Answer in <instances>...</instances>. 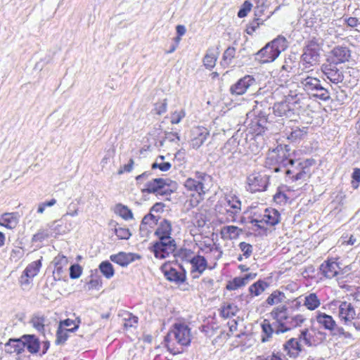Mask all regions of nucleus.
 Returning a JSON list of instances; mask_svg holds the SVG:
<instances>
[{"label": "nucleus", "instance_id": "obj_47", "mask_svg": "<svg viewBox=\"0 0 360 360\" xmlns=\"http://www.w3.org/2000/svg\"><path fill=\"white\" fill-rule=\"evenodd\" d=\"M238 309L234 304H229L224 306L221 310V315L224 318H230L235 316L238 312Z\"/></svg>", "mask_w": 360, "mask_h": 360}, {"label": "nucleus", "instance_id": "obj_53", "mask_svg": "<svg viewBox=\"0 0 360 360\" xmlns=\"http://www.w3.org/2000/svg\"><path fill=\"white\" fill-rule=\"evenodd\" d=\"M115 233L120 239H128L131 236L129 229L122 227L115 228Z\"/></svg>", "mask_w": 360, "mask_h": 360}, {"label": "nucleus", "instance_id": "obj_38", "mask_svg": "<svg viewBox=\"0 0 360 360\" xmlns=\"http://www.w3.org/2000/svg\"><path fill=\"white\" fill-rule=\"evenodd\" d=\"M307 133V131L306 127H296L295 129H292L291 131L288 135V139L291 141H297L303 139Z\"/></svg>", "mask_w": 360, "mask_h": 360}, {"label": "nucleus", "instance_id": "obj_14", "mask_svg": "<svg viewBox=\"0 0 360 360\" xmlns=\"http://www.w3.org/2000/svg\"><path fill=\"white\" fill-rule=\"evenodd\" d=\"M319 60V53L314 49L307 48L302 56V70L309 73L311 66L316 65Z\"/></svg>", "mask_w": 360, "mask_h": 360}, {"label": "nucleus", "instance_id": "obj_18", "mask_svg": "<svg viewBox=\"0 0 360 360\" xmlns=\"http://www.w3.org/2000/svg\"><path fill=\"white\" fill-rule=\"evenodd\" d=\"M20 215L18 212H6L0 217V225L8 229H15L19 222Z\"/></svg>", "mask_w": 360, "mask_h": 360}, {"label": "nucleus", "instance_id": "obj_45", "mask_svg": "<svg viewBox=\"0 0 360 360\" xmlns=\"http://www.w3.org/2000/svg\"><path fill=\"white\" fill-rule=\"evenodd\" d=\"M235 55L236 49L233 46L228 47L223 54L221 65L228 66L231 63V60L235 57Z\"/></svg>", "mask_w": 360, "mask_h": 360}, {"label": "nucleus", "instance_id": "obj_11", "mask_svg": "<svg viewBox=\"0 0 360 360\" xmlns=\"http://www.w3.org/2000/svg\"><path fill=\"white\" fill-rule=\"evenodd\" d=\"M210 135L209 130L203 127H195L191 131L190 143L193 148H199Z\"/></svg>", "mask_w": 360, "mask_h": 360}, {"label": "nucleus", "instance_id": "obj_43", "mask_svg": "<svg viewBox=\"0 0 360 360\" xmlns=\"http://www.w3.org/2000/svg\"><path fill=\"white\" fill-rule=\"evenodd\" d=\"M138 320V317L131 313L126 312L123 314V325L125 328L136 327Z\"/></svg>", "mask_w": 360, "mask_h": 360}, {"label": "nucleus", "instance_id": "obj_7", "mask_svg": "<svg viewBox=\"0 0 360 360\" xmlns=\"http://www.w3.org/2000/svg\"><path fill=\"white\" fill-rule=\"evenodd\" d=\"M280 221V213L275 209L267 208L262 216L252 219V224L259 229H264L265 225L273 226L278 224Z\"/></svg>", "mask_w": 360, "mask_h": 360}, {"label": "nucleus", "instance_id": "obj_36", "mask_svg": "<svg viewBox=\"0 0 360 360\" xmlns=\"http://www.w3.org/2000/svg\"><path fill=\"white\" fill-rule=\"evenodd\" d=\"M41 263V260H37L30 264L23 272L26 274V276L33 278L39 271Z\"/></svg>", "mask_w": 360, "mask_h": 360}, {"label": "nucleus", "instance_id": "obj_46", "mask_svg": "<svg viewBox=\"0 0 360 360\" xmlns=\"http://www.w3.org/2000/svg\"><path fill=\"white\" fill-rule=\"evenodd\" d=\"M298 340L300 341H303L304 343L308 347H312L315 345V343L313 341V335L307 328L301 331Z\"/></svg>", "mask_w": 360, "mask_h": 360}, {"label": "nucleus", "instance_id": "obj_1", "mask_svg": "<svg viewBox=\"0 0 360 360\" xmlns=\"http://www.w3.org/2000/svg\"><path fill=\"white\" fill-rule=\"evenodd\" d=\"M172 223L167 219L161 221L155 231L158 240L152 246L156 258L165 259L176 250V242L172 238Z\"/></svg>", "mask_w": 360, "mask_h": 360}, {"label": "nucleus", "instance_id": "obj_55", "mask_svg": "<svg viewBox=\"0 0 360 360\" xmlns=\"http://www.w3.org/2000/svg\"><path fill=\"white\" fill-rule=\"evenodd\" d=\"M185 112L181 110L180 111H175L171 116L172 124H179L181 120L185 117Z\"/></svg>", "mask_w": 360, "mask_h": 360}, {"label": "nucleus", "instance_id": "obj_30", "mask_svg": "<svg viewBox=\"0 0 360 360\" xmlns=\"http://www.w3.org/2000/svg\"><path fill=\"white\" fill-rule=\"evenodd\" d=\"M305 321V318L303 315L297 314L294 316H290L288 322L285 323L284 325V329H280L279 330L281 333H285L294 328L300 326L304 321Z\"/></svg>", "mask_w": 360, "mask_h": 360}, {"label": "nucleus", "instance_id": "obj_27", "mask_svg": "<svg viewBox=\"0 0 360 360\" xmlns=\"http://www.w3.org/2000/svg\"><path fill=\"white\" fill-rule=\"evenodd\" d=\"M243 233V230L236 226H226L221 230V238L224 240H235Z\"/></svg>", "mask_w": 360, "mask_h": 360}, {"label": "nucleus", "instance_id": "obj_24", "mask_svg": "<svg viewBox=\"0 0 360 360\" xmlns=\"http://www.w3.org/2000/svg\"><path fill=\"white\" fill-rule=\"evenodd\" d=\"M5 352L8 354L16 353L18 354L24 352V343L20 338H11L5 344Z\"/></svg>", "mask_w": 360, "mask_h": 360}, {"label": "nucleus", "instance_id": "obj_40", "mask_svg": "<svg viewBox=\"0 0 360 360\" xmlns=\"http://www.w3.org/2000/svg\"><path fill=\"white\" fill-rule=\"evenodd\" d=\"M269 43L276 51L279 52V54L282 51H285L288 47L286 39L281 36H278L277 38L274 39Z\"/></svg>", "mask_w": 360, "mask_h": 360}, {"label": "nucleus", "instance_id": "obj_61", "mask_svg": "<svg viewBox=\"0 0 360 360\" xmlns=\"http://www.w3.org/2000/svg\"><path fill=\"white\" fill-rule=\"evenodd\" d=\"M167 103L166 99L162 102L157 103L155 106V111L158 115H162L167 111Z\"/></svg>", "mask_w": 360, "mask_h": 360}, {"label": "nucleus", "instance_id": "obj_16", "mask_svg": "<svg viewBox=\"0 0 360 360\" xmlns=\"http://www.w3.org/2000/svg\"><path fill=\"white\" fill-rule=\"evenodd\" d=\"M338 315L345 323H351L356 317L355 310L351 303L343 302L339 306Z\"/></svg>", "mask_w": 360, "mask_h": 360}, {"label": "nucleus", "instance_id": "obj_28", "mask_svg": "<svg viewBox=\"0 0 360 360\" xmlns=\"http://www.w3.org/2000/svg\"><path fill=\"white\" fill-rule=\"evenodd\" d=\"M332 54L335 58L333 62L336 64L347 61L350 57V51L347 47L336 46L332 51Z\"/></svg>", "mask_w": 360, "mask_h": 360}, {"label": "nucleus", "instance_id": "obj_3", "mask_svg": "<svg viewBox=\"0 0 360 360\" xmlns=\"http://www.w3.org/2000/svg\"><path fill=\"white\" fill-rule=\"evenodd\" d=\"M300 83L303 90L310 96L325 101L330 98L329 91L322 86L318 78L302 74L300 75Z\"/></svg>", "mask_w": 360, "mask_h": 360}, {"label": "nucleus", "instance_id": "obj_9", "mask_svg": "<svg viewBox=\"0 0 360 360\" xmlns=\"http://www.w3.org/2000/svg\"><path fill=\"white\" fill-rule=\"evenodd\" d=\"M268 176L260 172H253L247 178L248 190L252 193L261 192L266 189Z\"/></svg>", "mask_w": 360, "mask_h": 360}, {"label": "nucleus", "instance_id": "obj_34", "mask_svg": "<svg viewBox=\"0 0 360 360\" xmlns=\"http://www.w3.org/2000/svg\"><path fill=\"white\" fill-rule=\"evenodd\" d=\"M165 156H158L155 161L152 164L151 168L153 169H159L162 172H167L172 167L171 163L169 162H165Z\"/></svg>", "mask_w": 360, "mask_h": 360}, {"label": "nucleus", "instance_id": "obj_25", "mask_svg": "<svg viewBox=\"0 0 360 360\" xmlns=\"http://www.w3.org/2000/svg\"><path fill=\"white\" fill-rule=\"evenodd\" d=\"M320 270L324 276L332 278L338 274L340 267L335 262H326L320 266Z\"/></svg>", "mask_w": 360, "mask_h": 360}, {"label": "nucleus", "instance_id": "obj_64", "mask_svg": "<svg viewBox=\"0 0 360 360\" xmlns=\"http://www.w3.org/2000/svg\"><path fill=\"white\" fill-rule=\"evenodd\" d=\"M266 8V6L264 5L263 1L262 2L261 6L257 5L255 11V16L257 18H261V16L263 14V12Z\"/></svg>", "mask_w": 360, "mask_h": 360}, {"label": "nucleus", "instance_id": "obj_17", "mask_svg": "<svg viewBox=\"0 0 360 360\" xmlns=\"http://www.w3.org/2000/svg\"><path fill=\"white\" fill-rule=\"evenodd\" d=\"M162 270L166 278L170 281L181 283L186 280V273L183 269L178 271L169 265H165L162 267Z\"/></svg>", "mask_w": 360, "mask_h": 360}, {"label": "nucleus", "instance_id": "obj_56", "mask_svg": "<svg viewBox=\"0 0 360 360\" xmlns=\"http://www.w3.org/2000/svg\"><path fill=\"white\" fill-rule=\"evenodd\" d=\"M352 185L354 188H357L359 187V184L360 182V169L355 168L352 173Z\"/></svg>", "mask_w": 360, "mask_h": 360}, {"label": "nucleus", "instance_id": "obj_10", "mask_svg": "<svg viewBox=\"0 0 360 360\" xmlns=\"http://www.w3.org/2000/svg\"><path fill=\"white\" fill-rule=\"evenodd\" d=\"M323 74L333 84L341 83L344 80V74L341 68L334 62H328L321 65Z\"/></svg>", "mask_w": 360, "mask_h": 360}, {"label": "nucleus", "instance_id": "obj_33", "mask_svg": "<svg viewBox=\"0 0 360 360\" xmlns=\"http://www.w3.org/2000/svg\"><path fill=\"white\" fill-rule=\"evenodd\" d=\"M261 327L263 333L266 335V337L262 336V342H266L271 337L273 333H276V325L275 324L273 327L267 319H264L261 323Z\"/></svg>", "mask_w": 360, "mask_h": 360}, {"label": "nucleus", "instance_id": "obj_52", "mask_svg": "<svg viewBox=\"0 0 360 360\" xmlns=\"http://www.w3.org/2000/svg\"><path fill=\"white\" fill-rule=\"evenodd\" d=\"M82 272V269L79 264H73L70 267V277L72 279L78 278Z\"/></svg>", "mask_w": 360, "mask_h": 360}, {"label": "nucleus", "instance_id": "obj_29", "mask_svg": "<svg viewBox=\"0 0 360 360\" xmlns=\"http://www.w3.org/2000/svg\"><path fill=\"white\" fill-rule=\"evenodd\" d=\"M317 322L322 326L325 329L333 330L335 326V321L331 316L325 313H319L316 317Z\"/></svg>", "mask_w": 360, "mask_h": 360}, {"label": "nucleus", "instance_id": "obj_32", "mask_svg": "<svg viewBox=\"0 0 360 360\" xmlns=\"http://www.w3.org/2000/svg\"><path fill=\"white\" fill-rule=\"evenodd\" d=\"M295 108L285 100L275 103L273 107L274 112L277 116L288 115V114L290 113Z\"/></svg>", "mask_w": 360, "mask_h": 360}, {"label": "nucleus", "instance_id": "obj_31", "mask_svg": "<svg viewBox=\"0 0 360 360\" xmlns=\"http://www.w3.org/2000/svg\"><path fill=\"white\" fill-rule=\"evenodd\" d=\"M79 328V325H75L71 328H64L58 327L56 332V338L55 342L56 345H62L65 343L68 338V333L74 332Z\"/></svg>", "mask_w": 360, "mask_h": 360}, {"label": "nucleus", "instance_id": "obj_2", "mask_svg": "<svg viewBox=\"0 0 360 360\" xmlns=\"http://www.w3.org/2000/svg\"><path fill=\"white\" fill-rule=\"evenodd\" d=\"M165 342L168 349L175 354L176 352L174 348L175 342L182 346L189 345L191 342L189 328L184 323H175L165 337Z\"/></svg>", "mask_w": 360, "mask_h": 360}, {"label": "nucleus", "instance_id": "obj_8", "mask_svg": "<svg viewBox=\"0 0 360 360\" xmlns=\"http://www.w3.org/2000/svg\"><path fill=\"white\" fill-rule=\"evenodd\" d=\"M313 159H307L300 162L293 169H288L285 172L287 175L293 174L291 177L292 181L307 180L310 176V167L314 164Z\"/></svg>", "mask_w": 360, "mask_h": 360}, {"label": "nucleus", "instance_id": "obj_44", "mask_svg": "<svg viewBox=\"0 0 360 360\" xmlns=\"http://www.w3.org/2000/svg\"><path fill=\"white\" fill-rule=\"evenodd\" d=\"M99 269L103 274V275L107 278H110L114 275L113 266L108 261L101 262L99 265Z\"/></svg>", "mask_w": 360, "mask_h": 360}, {"label": "nucleus", "instance_id": "obj_22", "mask_svg": "<svg viewBox=\"0 0 360 360\" xmlns=\"http://www.w3.org/2000/svg\"><path fill=\"white\" fill-rule=\"evenodd\" d=\"M285 101L294 108H301L302 101L304 99L302 94L297 92L296 89H290L284 96Z\"/></svg>", "mask_w": 360, "mask_h": 360}, {"label": "nucleus", "instance_id": "obj_63", "mask_svg": "<svg viewBox=\"0 0 360 360\" xmlns=\"http://www.w3.org/2000/svg\"><path fill=\"white\" fill-rule=\"evenodd\" d=\"M30 279L32 278H30L26 276V274L25 272L22 273V276L20 278V283L22 287H27L30 283Z\"/></svg>", "mask_w": 360, "mask_h": 360}, {"label": "nucleus", "instance_id": "obj_50", "mask_svg": "<svg viewBox=\"0 0 360 360\" xmlns=\"http://www.w3.org/2000/svg\"><path fill=\"white\" fill-rule=\"evenodd\" d=\"M271 14L268 15L265 19L256 18L250 24V27L248 28L247 32L248 34H252L256 29L259 26L260 24H262L263 22L268 19L270 17Z\"/></svg>", "mask_w": 360, "mask_h": 360}, {"label": "nucleus", "instance_id": "obj_5", "mask_svg": "<svg viewBox=\"0 0 360 360\" xmlns=\"http://www.w3.org/2000/svg\"><path fill=\"white\" fill-rule=\"evenodd\" d=\"M212 177L205 172H196L193 177L188 178L184 183L185 187L193 191L199 195H205L210 188Z\"/></svg>", "mask_w": 360, "mask_h": 360}, {"label": "nucleus", "instance_id": "obj_48", "mask_svg": "<svg viewBox=\"0 0 360 360\" xmlns=\"http://www.w3.org/2000/svg\"><path fill=\"white\" fill-rule=\"evenodd\" d=\"M116 212L119 214L120 217L123 219L128 220L133 218V214L127 207L118 205L116 207Z\"/></svg>", "mask_w": 360, "mask_h": 360}, {"label": "nucleus", "instance_id": "obj_58", "mask_svg": "<svg viewBox=\"0 0 360 360\" xmlns=\"http://www.w3.org/2000/svg\"><path fill=\"white\" fill-rule=\"evenodd\" d=\"M134 164V161L132 158H130L129 162L124 166L121 167L117 172L118 174H122L124 172H130Z\"/></svg>", "mask_w": 360, "mask_h": 360}, {"label": "nucleus", "instance_id": "obj_39", "mask_svg": "<svg viewBox=\"0 0 360 360\" xmlns=\"http://www.w3.org/2000/svg\"><path fill=\"white\" fill-rule=\"evenodd\" d=\"M267 284L266 282L258 281L250 286L249 291L252 295L258 296L265 290Z\"/></svg>", "mask_w": 360, "mask_h": 360}, {"label": "nucleus", "instance_id": "obj_21", "mask_svg": "<svg viewBox=\"0 0 360 360\" xmlns=\"http://www.w3.org/2000/svg\"><path fill=\"white\" fill-rule=\"evenodd\" d=\"M221 153L224 155L234 156L237 153H240L239 150V142L237 138L232 136L230 138L221 148Z\"/></svg>", "mask_w": 360, "mask_h": 360}, {"label": "nucleus", "instance_id": "obj_19", "mask_svg": "<svg viewBox=\"0 0 360 360\" xmlns=\"http://www.w3.org/2000/svg\"><path fill=\"white\" fill-rule=\"evenodd\" d=\"M190 264L191 265V273H197L198 275H193V277H198L199 275L202 274L207 268V261L205 258L200 255L194 256L191 260Z\"/></svg>", "mask_w": 360, "mask_h": 360}, {"label": "nucleus", "instance_id": "obj_54", "mask_svg": "<svg viewBox=\"0 0 360 360\" xmlns=\"http://www.w3.org/2000/svg\"><path fill=\"white\" fill-rule=\"evenodd\" d=\"M239 248L246 258L250 257L252 253V246L250 244L245 242H241L239 244Z\"/></svg>", "mask_w": 360, "mask_h": 360}, {"label": "nucleus", "instance_id": "obj_62", "mask_svg": "<svg viewBox=\"0 0 360 360\" xmlns=\"http://www.w3.org/2000/svg\"><path fill=\"white\" fill-rule=\"evenodd\" d=\"M150 175H151L150 172H145L143 174L138 175L136 177V181L137 182V184H141L142 183H143L144 181H146V179H148L150 177Z\"/></svg>", "mask_w": 360, "mask_h": 360}, {"label": "nucleus", "instance_id": "obj_35", "mask_svg": "<svg viewBox=\"0 0 360 360\" xmlns=\"http://www.w3.org/2000/svg\"><path fill=\"white\" fill-rule=\"evenodd\" d=\"M320 300L315 293H310L304 298V306L309 310H314L320 305Z\"/></svg>", "mask_w": 360, "mask_h": 360}, {"label": "nucleus", "instance_id": "obj_59", "mask_svg": "<svg viewBox=\"0 0 360 360\" xmlns=\"http://www.w3.org/2000/svg\"><path fill=\"white\" fill-rule=\"evenodd\" d=\"M68 262L67 257L63 255H60L56 256L53 261L54 266H66L68 264Z\"/></svg>", "mask_w": 360, "mask_h": 360}, {"label": "nucleus", "instance_id": "obj_6", "mask_svg": "<svg viewBox=\"0 0 360 360\" xmlns=\"http://www.w3.org/2000/svg\"><path fill=\"white\" fill-rule=\"evenodd\" d=\"M288 150H284L283 148H277V151H272L269 153L266 165L270 166H275L273 169L276 172L280 171V166L287 167L288 165H293L295 160L288 158L286 155Z\"/></svg>", "mask_w": 360, "mask_h": 360}, {"label": "nucleus", "instance_id": "obj_57", "mask_svg": "<svg viewBox=\"0 0 360 360\" xmlns=\"http://www.w3.org/2000/svg\"><path fill=\"white\" fill-rule=\"evenodd\" d=\"M224 210H225V212H224V213L226 214V221H231V222L236 221V216L239 213H235L233 210H232L231 208H228L226 207H224Z\"/></svg>", "mask_w": 360, "mask_h": 360}, {"label": "nucleus", "instance_id": "obj_12", "mask_svg": "<svg viewBox=\"0 0 360 360\" xmlns=\"http://www.w3.org/2000/svg\"><path fill=\"white\" fill-rule=\"evenodd\" d=\"M255 84V79L252 76L245 75L230 87V92L232 95H243Z\"/></svg>", "mask_w": 360, "mask_h": 360}, {"label": "nucleus", "instance_id": "obj_49", "mask_svg": "<svg viewBox=\"0 0 360 360\" xmlns=\"http://www.w3.org/2000/svg\"><path fill=\"white\" fill-rule=\"evenodd\" d=\"M246 284L247 282L243 278L236 277L227 285L226 288L229 290H234L238 288L245 285Z\"/></svg>", "mask_w": 360, "mask_h": 360}, {"label": "nucleus", "instance_id": "obj_37", "mask_svg": "<svg viewBox=\"0 0 360 360\" xmlns=\"http://www.w3.org/2000/svg\"><path fill=\"white\" fill-rule=\"evenodd\" d=\"M286 299L283 292L278 290L274 291L267 298L266 302L270 305L284 302Z\"/></svg>", "mask_w": 360, "mask_h": 360}, {"label": "nucleus", "instance_id": "obj_15", "mask_svg": "<svg viewBox=\"0 0 360 360\" xmlns=\"http://www.w3.org/2000/svg\"><path fill=\"white\" fill-rule=\"evenodd\" d=\"M279 55V52L276 51L269 42L257 53V58L262 63L273 62Z\"/></svg>", "mask_w": 360, "mask_h": 360}, {"label": "nucleus", "instance_id": "obj_41", "mask_svg": "<svg viewBox=\"0 0 360 360\" xmlns=\"http://www.w3.org/2000/svg\"><path fill=\"white\" fill-rule=\"evenodd\" d=\"M217 60V56L211 50H208L203 58L204 65L206 68L211 70L215 66Z\"/></svg>", "mask_w": 360, "mask_h": 360}, {"label": "nucleus", "instance_id": "obj_23", "mask_svg": "<svg viewBox=\"0 0 360 360\" xmlns=\"http://www.w3.org/2000/svg\"><path fill=\"white\" fill-rule=\"evenodd\" d=\"M284 350L290 356L295 358L298 356L302 352V348L299 340L297 338H291L288 340L283 345Z\"/></svg>", "mask_w": 360, "mask_h": 360}, {"label": "nucleus", "instance_id": "obj_20", "mask_svg": "<svg viewBox=\"0 0 360 360\" xmlns=\"http://www.w3.org/2000/svg\"><path fill=\"white\" fill-rule=\"evenodd\" d=\"M21 340L24 343V348L26 347L31 354H36L39 352L40 342L34 335H23L21 337Z\"/></svg>", "mask_w": 360, "mask_h": 360}, {"label": "nucleus", "instance_id": "obj_60", "mask_svg": "<svg viewBox=\"0 0 360 360\" xmlns=\"http://www.w3.org/2000/svg\"><path fill=\"white\" fill-rule=\"evenodd\" d=\"M44 319L42 317H36L32 319V325L34 328H36L39 331H41L44 330Z\"/></svg>", "mask_w": 360, "mask_h": 360}, {"label": "nucleus", "instance_id": "obj_13", "mask_svg": "<svg viewBox=\"0 0 360 360\" xmlns=\"http://www.w3.org/2000/svg\"><path fill=\"white\" fill-rule=\"evenodd\" d=\"M288 309L285 306H278L276 307L271 313L273 318L276 320V333H282L280 329H284V325L288 322L290 316L287 311Z\"/></svg>", "mask_w": 360, "mask_h": 360}, {"label": "nucleus", "instance_id": "obj_4", "mask_svg": "<svg viewBox=\"0 0 360 360\" xmlns=\"http://www.w3.org/2000/svg\"><path fill=\"white\" fill-rule=\"evenodd\" d=\"M174 182L169 179L155 178L144 184L142 193H153L161 196H168L173 192Z\"/></svg>", "mask_w": 360, "mask_h": 360}, {"label": "nucleus", "instance_id": "obj_26", "mask_svg": "<svg viewBox=\"0 0 360 360\" xmlns=\"http://www.w3.org/2000/svg\"><path fill=\"white\" fill-rule=\"evenodd\" d=\"M110 259L115 263L122 266H127L135 259V255L132 253L119 252L117 255L110 256Z\"/></svg>", "mask_w": 360, "mask_h": 360}, {"label": "nucleus", "instance_id": "obj_42", "mask_svg": "<svg viewBox=\"0 0 360 360\" xmlns=\"http://www.w3.org/2000/svg\"><path fill=\"white\" fill-rule=\"evenodd\" d=\"M225 207L233 210L235 213H240L241 202L236 197L230 196L226 199Z\"/></svg>", "mask_w": 360, "mask_h": 360}, {"label": "nucleus", "instance_id": "obj_51", "mask_svg": "<svg viewBox=\"0 0 360 360\" xmlns=\"http://www.w3.org/2000/svg\"><path fill=\"white\" fill-rule=\"evenodd\" d=\"M252 7V4L249 1H245L242 5L241 8L239 10L238 13V16L239 18L245 17L248 13L251 11Z\"/></svg>", "mask_w": 360, "mask_h": 360}]
</instances>
